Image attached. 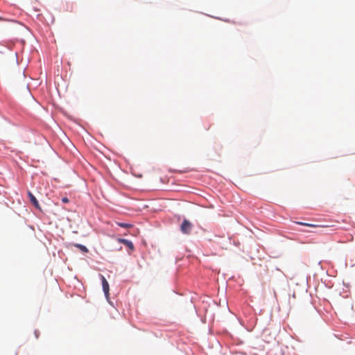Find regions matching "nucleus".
Here are the masks:
<instances>
[{
	"mask_svg": "<svg viewBox=\"0 0 355 355\" xmlns=\"http://www.w3.org/2000/svg\"><path fill=\"white\" fill-rule=\"evenodd\" d=\"M28 197L30 198V200L31 202H32V204L37 208V209H40V204L37 201V200L36 199V198L33 196V194L28 191Z\"/></svg>",
	"mask_w": 355,
	"mask_h": 355,
	"instance_id": "3",
	"label": "nucleus"
},
{
	"mask_svg": "<svg viewBox=\"0 0 355 355\" xmlns=\"http://www.w3.org/2000/svg\"><path fill=\"white\" fill-rule=\"evenodd\" d=\"M101 280H102L103 290L105 295L107 297L108 294H109V284L107 282L105 277L103 275H101Z\"/></svg>",
	"mask_w": 355,
	"mask_h": 355,
	"instance_id": "2",
	"label": "nucleus"
},
{
	"mask_svg": "<svg viewBox=\"0 0 355 355\" xmlns=\"http://www.w3.org/2000/svg\"><path fill=\"white\" fill-rule=\"evenodd\" d=\"M192 224L187 220L184 219L181 225L180 230L183 234H189L191 233Z\"/></svg>",
	"mask_w": 355,
	"mask_h": 355,
	"instance_id": "1",
	"label": "nucleus"
},
{
	"mask_svg": "<svg viewBox=\"0 0 355 355\" xmlns=\"http://www.w3.org/2000/svg\"><path fill=\"white\" fill-rule=\"evenodd\" d=\"M75 246L78 248H79L82 252H87L88 251L87 248L81 244H76Z\"/></svg>",
	"mask_w": 355,
	"mask_h": 355,
	"instance_id": "5",
	"label": "nucleus"
},
{
	"mask_svg": "<svg viewBox=\"0 0 355 355\" xmlns=\"http://www.w3.org/2000/svg\"><path fill=\"white\" fill-rule=\"evenodd\" d=\"M34 334H35V338H37L39 337L40 332L37 330H35Z\"/></svg>",
	"mask_w": 355,
	"mask_h": 355,
	"instance_id": "9",
	"label": "nucleus"
},
{
	"mask_svg": "<svg viewBox=\"0 0 355 355\" xmlns=\"http://www.w3.org/2000/svg\"><path fill=\"white\" fill-rule=\"evenodd\" d=\"M117 241H118L119 243H123L125 245H126L130 250H134V245L132 243V241H130L129 240H127V239H118Z\"/></svg>",
	"mask_w": 355,
	"mask_h": 355,
	"instance_id": "4",
	"label": "nucleus"
},
{
	"mask_svg": "<svg viewBox=\"0 0 355 355\" xmlns=\"http://www.w3.org/2000/svg\"><path fill=\"white\" fill-rule=\"evenodd\" d=\"M297 223L300 224V225H305V226H311V224H309V223H301V222H297Z\"/></svg>",
	"mask_w": 355,
	"mask_h": 355,
	"instance_id": "8",
	"label": "nucleus"
},
{
	"mask_svg": "<svg viewBox=\"0 0 355 355\" xmlns=\"http://www.w3.org/2000/svg\"><path fill=\"white\" fill-rule=\"evenodd\" d=\"M117 225L123 228H129L132 226L131 224L125 223H117Z\"/></svg>",
	"mask_w": 355,
	"mask_h": 355,
	"instance_id": "6",
	"label": "nucleus"
},
{
	"mask_svg": "<svg viewBox=\"0 0 355 355\" xmlns=\"http://www.w3.org/2000/svg\"><path fill=\"white\" fill-rule=\"evenodd\" d=\"M62 202L67 203L69 202V199L67 197H64L62 199Z\"/></svg>",
	"mask_w": 355,
	"mask_h": 355,
	"instance_id": "7",
	"label": "nucleus"
},
{
	"mask_svg": "<svg viewBox=\"0 0 355 355\" xmlns=\"http://www.w3.org/2000/svg\"><path fill=\"white\" fill-rule=\"evenodd\" d=\"M311 227H318V225L312 224V225H311Z\"/></svg>",
	"mask_w": 355,
	"mask_h": 355,
	"instance_id": "10",
	"label": "nucleus"
}]
</instances>
